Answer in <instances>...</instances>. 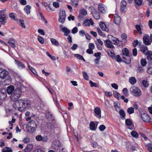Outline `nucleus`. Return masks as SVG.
<instances>
[{
  "instance_id": "f257e3e1",
  "label": "nucleus",
  "mask_w": 152,
  "mask_h": 152,
  "mask_svg": "<svg viewBox=\"0 0 152 152\" xmlns=\"http://www.w3.org/2000/svg\"><path fill=\"white\" fill-rule=\"evenodd\" d=\"M22 91L20 88H16L10 96L11 101L12 102L17 101L20 97Z\"/></svg>"
},
{
  "instance_id": "f03ea898",
  "label": "nucleus",
  "mask_w": 152,
  "mask_h": 152,
  "mask_svg": "<svg viewBox=\"0 0 152 152\" xmlns=\"http://www.w3.org/2000/svg\"><path fill=\"white\" fill-rule=\"evenodd\" d=\"M130 91L132 94L136 97H140L142 94L140 90L136 86H133L131 87Z\"/></svg>"
},
{
  "instance_id": "7ed1b4c3",
  "label": "nucleus",
  "mask_w": 152,
  "mask_h": 152,
  "mask_svg": "<svg viewBox=\"0 0 152 152\" xmlns=\"http://www.w3.org/2000/svg\"><path fill=\"white\" fill-rule=\"evenodd\" d=\"M140 51L145 55H147V58L150 61H152V53L151 51H148L147 47L145 46H141Z\"/></svg>"
},
{
  "instance_id": "20e7f679",
  "label": "nucleus",
  "mask_w": 152,
  "mask_h": 152,
  "mask_svg": "<svg viewBox=\"0 0 152 152\" xmlns=\"http://www.w3.org/2000/svg\"><path fill=\"white\" fill-rule=\"evenodd\" d=\"M17 103L19 105L18 107L20 109L25 108L29 105V103L27 100L22 99L18 100L17 102Z\"/></svg>"
},
{
  "instance_id": "39448f33",
  "label": "nucleus",
  "mask_w": 152,
  "mask_h": 152,
  "mask_svg": "<svg viewBox=\"0 0 152 152\" xmlns=\"http://www.w3.org/2000/svg\"><path fill=\"white\" fill-rule=\"evenodd\" d=\"M59 18L58 21L59 22L63 23L66 18V13L65 10L63 9H60L59 13Z\"/></svg>"
},
{
  "instance_id": "423d86ee",
  "label": "nucleus",
  "mask_w": 152,
  "mask_h": 152,
  "mask_svg": "<svg viewBox=\"0 0 152 152\" xmlns=\"http://www.w3.org/2000/svg\"><path fill=\"white\" fill-rule=\"evenodd\" d=\"M5 10L0 11V22L4 24L6 22V15Z\"/></svg>"
},
{
  "instance_id": "0eeeda50",
  "label": "nucleus",
  "mask_w": 152,
  "mask_h": 152,
  "mask_svg": "<svg viewBox=\"0 0 152 152\" xmlns=\"http://www.w3.org/2000/svg\"><path fill=\"white\" fill-rule=\"evenodd\" d=\"M98 10L100 13L105 14L107 12V8L104 4H100L98 6Z\"/></svg>"
},
{
  "instance_id": "6e6552de",
  "label": "nucleus",
  "mask_w": 152,
  "mask_h": 152,
  "mask_svg": "<svg viewBox=\"0 0 152 152\" xmlns=\"http://www.w3.org/2000/svg\"><path fill=\"white\" fill-rule=\"evenodd\" d=\"M0 78L2 79H4L8 75V72L5 69H3L2 68H0Z\"/></svg>"
},
{
  "instance_id": "1a4fd4ad",
  "label": "nucleus",
  "mask_w": 152,
  "mask_h": 152,
  "mask_svg": "<svg viewBox=\"0 0 152 152\" xmlns=\"http://www.w3.org/2000/svg\"><path fill=\"white\" fill-rule=\"evenodd\" d=\"M28 126L31 129V131H34L35 130L37 125L35 122L33 120L29 121L28 124Z\"/></svg>"
},
{
  "instance_id": "9d476101",
  "label": "nucleus",
  "mask_w": 152,
  "mask_h": 152,
  "mask_svg": "<svg viewBox=\"0 0 152 152\" xmlns=\"http://www.w3.org/2000/svg\"><path fill=\"white\" fill-rule=\"evenodd\" d=\"M141 117L143 121L145 122L148 123L151 121V118L147 113H144L142 114Z\"/></svg>"
},
{
  "instance_id": "9b49d317",
  "label": "nucleus",
  "mask_w": 152,
  "mask_h": 152,
  "mask_svg": "<svg viewBox=\"0 0 152 152\" xmlns=\"http://www.w3.org/2000/svg\"><path fill=\"white\" fill-rule=\"evenodd\" d=\"M7 97V94L4 88L0 89V99L1 100L5 99Z\"/></svg>"
},
{
  "instance_id": "f8f14e48",
  "label": "nucleus",
  "mask_w": 152,
  "mask_h": 152,
  "mask_svg": "<svg viewBox=\"0 0 152 152\" xmlns=\"http://www.w3.org/2000/svg\"><path fill=\"white\" fill-rule=\"evenodd\" d=\"M107 39H110L112 44L118 45L119 43V41L116 38L114 37L111 35H108L107 37Z\"/></svg>"
},
{
  "instance_id": "ddd939ff",
  "label": "nucleus",
  "mask_w": 152,
  "mask_h": 152,
  "mask_svg": "<svg viewBox=\"0 0 152 152\" xmlns=\"http://www.w3.org/2000/svg\"><path fill=\"white\" fill-rule=\"evenodd\" d=\"M94 115L98 118H101V110L98 107H96L94 109Z\"/></svg>"
},
{
  "instance_id": "4468645a",
  "label": "nucleus",
  "mask_w": 152,
  "mask_h": 152,
  "mask_svg": "<svg viewBox=\"0 0 152 152\" xmlns=\"http://www.w3.org/2000/svg\"><path fill=\"white\" fill-rule=\"evenodd\" d=\"M125 123L126 125V127L129 129L132 130L134 128V125L132 121L129 119H126L125 120Z\"/></svg>"
},
{
  "instance_id": "2eb2a0df",
  "label": "nucleus",
  "mask_w": 152,
  "mask_h": 152,
  "mask_svg": "<svg viewBox=\"0 0 152 152\" xmlns=\"http://www.w3.org/2000/svg\"><path fill=\"white\" fill-rule=\"evenodd\" d=\"M90 24L91 25H93L94 24L91 18L89 19H86L83 23V25L85 26H89L90 25Z\"/></svg>"
},
{
  "instance_id": "dca6fc26",
  "label": "nucleus",
  "mask_w": 152,
  "mask_h": 152,
  "mask_svg": "<svg viewBox=\"0 0 152 152\" xmlns=\"http://www.w3.org/2000/svg\"><path fill=\"white\" fill-rule=\"evenodd\" d=\"M35 139L37 141H42L43 142H47L48 140L47 137H42L41 135H38L36 137Z\"/></svg>"
},
{
  "instance_id": "f3484780",
  "label": "nucleus",
  "mask_w": 152,
  "mask_h": 152,
  "mask_svg": "<svg viewBox=\"0 0 152 152\" xmlns=\"http://www.w3.org/2000/svg\"><path fill=\"white\" fill-rule=\"evenodd\" d=\"M105 46L108 48H114V46L112 44V42L110 40L108 39L105 41Z\"/></svg>"
},
{
  "instance_id": "a211bd4d",
  "label": "nucleus",
  "mask_w": 152,
  "mask_h": 152,
  "mask_svg": "<svg viewBox=\"0 0 152 152\" xmlns=\"http://www.w3.org/2000/svg\"><path fill=\"white\" fill-rule=\"evenodd\" d=\"M15 90V87L13 86H9L7 88V91L8 94H11Z\"/></svg>"
},
{
  "instance_id": "6ab92c4d",
  "label": "nucleus",
  "mask_w": 152,
  "mask_h": 152,
  "mask_svg": "<svg viewBox=\"0 0 152 152\" xmlns=\"http://www.w3.org/2000/svg\"><path fill=\"white\" fill-rule=\"evenodd\" d=\"M33 145L32 144H28L26 147L24 149V152H30L32 149Z\"/></svg>"
},
{
  "instance_id": "aec40b11",
  "label": "nucleus",
  "mask_w": 152,
  "mask_h": 152,
  "mask_svg": "<svg viewBox=\"0 0 152 152\" xmlns=\"http://www.w3.org/2000/svg\"><path fill=\"white\" fill-rule=\"evenodd\" d=\"M114 19V22L116 24H119L121 22V18L117 14H115V15Z\"/></svg>"
},
{
  "instance_id": "412c9836",
  "label": "nucleus",
  "mask_w": 152,
  "mask_h": 152,
  "mask_svg": "<svg viewBox=\"0 0 152 152\" xmlns=\"http://www.w3.org/2000/svg\"><path fill=\"white\" fill-rule=\"evenodd\" d=\"M99 25L101 28L103 30L105 31L106 32L108 31V28L106 27L105 24L103 22H100Z\"/></svg>"
},
{
  "instance_id": "4be33fe9",
  "label": "nucleus",
  "mask_w": 152,
  "mask_h": 152,
  "mask_svg": "<svg viewBox=\"0 0 152 152\" xmlns=\"http://www.w3.org/2000/svg\"><path fill=\"white\" fill-rule=\"evenodd\" d=\"M149 36L148 35L143 37V41L144 44L146 45H149L151 44V42L148 39Z\"/></svg>"
},
{
  "instance_id": "5701e85b",
  "label": "nucleus",
  "mask_w": 152,
  "mask_h": 152,
  "mask_svg": "<svg viewBox=\"0 0 152 152\" xmlns=\"http://www.w3.org/2000/svg\"><path fill=\"white\" fill-rule=\"evenodd\" d=\"M123 61L124 62L127 64H129L130 62V58L129 56H123L122 58Z\"/></svg>"
},
{
  "instance_id": "b1692460",
  "label": "nucleus",
  "mask_w": 152,
  "mask_h": 152,
  "mask_svg": "<svg viewBox=\"0 0 152 152\" xmlns=\"http://www.w3.org/2000/svg\"><path fill=\"white\" fill-rule=\"evenodd\" d=\"M31 9V7L29 5H27L24 8V10L25 12L27 15H28L30 13V10Z\"/></svg>"
},
{
  "instance_id": "393cba45",
  "label": "nucleus",
  "mask_w": 152,
  "mask_h": 152,
  "mask_svg": "<svg viewBox=\"0 0 152 152\" xmlns=\"http://www.w3.org/2000/svg\"><path fill=\"white\" fill-rule=\"evenodd\" d=\"M61 30L62 32L64 33V35L66 36H68L70 33L69 30L66 27H64L62 28H61Z\"/></svg>"
},
{
  "instance_id": "a878e982",
  "label": "nucleus",
  "mask_w": 152,
  "mask_h": 152,
  "mask_svg": "<svg viewBox=\"0 0 152 152\" xmlns=\"http://www.w3.org/2000/svg\"><path fill=\"white\" fill-rule=\"evenodd\" d=\"M15 63L16 64L19 68L22 69L25 67V66L21 62L15 60Z\"/></svg>"
},
{
  "instance_id": "bb28decb",
  "label": "nucleus",
  "mask_w": 152,
  "mask_h": 152,
  "mask_svg": "<svg viewBox=\"0 0 152 152\" xmlns=\"http://www.w3.org/2000/svg\"><path fill=\"white\" fill-rule=\"evenodd\" d=\"M90 129L92 131H95L97 128V126H96L94 123L93 121L91 122L89 124Z\"/></svg>"
},
{
  "instance_id": "cd10ccee",
  "label": "nucleus",
  "mask_w": 152,
  "mask_h": 152,
  "mask_svg": "<svg viewBox=\"0 0 152 152\" xmlns=\"http://www.w3.org/2000/svg\"><path fill=\"white\" fill-rule=\"evenodd\" d=\"M92 15L94 18L96 20H98L100 18L99 14L96 10L92 14Z\"/></svg>"
},
{
  "instance_id": "c85d7f7f",
  "label": "nucleus",
  "mask_w": 152,
  "mask_h": 152,
  "mask_svg": "<svg viewBox=\"0 0 152 152\" xmlns=\"http://www.w3.org/2000/svg\"><path fill=\"white\" fill-rule=\"evenodd\" d=\"M129 81L132 85H134L137 82V80L134 77H130L129 79Z\"/></svg>"
},
{
  "instance_id": "c756f323",
  "label": "nucleus",
  "mask_w": 152,
  "mask_h": 152,
  "mask_svg": "<svg viewBox=\"0 0 152 152\" xmlns=\"http://www.w3.org/2000/svg\"><path fill=\"white\" fill-rule=\"evenodd\" d=\"M17 22L22 27L26 28L25 25L24 23V20H23L19 19L17 20Z\"/></svg>"
},
{
  "instance_id": "7c9ffc66",
  "label": "nucleus",
  "mask_w": 152,
  "mask_h": 152,
  "mask_svg": "<svg viewBox=\"0 0 152 152\" xmlns=\"http://www.w3.org/2000/svg\"><path fill=\"white\" fill-rule=\"evenodd\" d=\"M50 40L52 45H53L56 46L59 45V43L56 39L52 38L50 39Z\"/></svg>"
},
{
  "instance_id": "2f4dec72",
  "label": "nucleus",
  "mask_w": 152,
  "mask_h": 152,
  "mask_svg": "<svg viewBox=\"0 0 152 152\" xmlns=\"http://www.w3.org/2000/svg\"><path fill=\"white\" fill-rule=\"evenodd\" d=\"M122 54L123 56H129V51L127 48H124L122 50Z\"/></svg>"
},
{
  "instance_id": "473e14b6",
  "label": "nucleus",
  "mask_w": 152,
  "mask_h": 152,
  "mask_svg": "<svg viewBox=\"0 0 152 152\" xmlns=\"http://www.w3.org/2000/svg\"><path fill=\"white\" fill-rule=\"evenodd\" d=\"M119 113L122 119H124L125 118V113L123 110L120 109L119 111Z\"/></svg>"
},
{
  "instance_id": "72a5a7b5",
  "label": "nucleus",
  "mask_w": 152,
  "mask_h": 152,
  "mask_svg": "<svg viewBox=\"0 0 152 152\" xmlns=\"http://www.w3.org/2000/svg\"><path fill=\"white\" fill-rule=\"evenodd\" d=\"M12 79L11 77L9 76L7 77V78L5 79L4 82L6 83L7 85H8L10 84L11 83Z\"/></svg>"
},
{
  "instance_id": "f704fd0d",
  "label": "nucleus",
  "mask_w": 152,
  "mask_h": 152,
  "mask_svg": "<svg viewBox=\"0 0 152 152\" xmlns=\"http://www.w3.org/2000/svg\"><path fill=\"white\" fill-rule=\"evenodd\" d=\"M8 42L12 47L14 48L15 47L16 45L15 43V41L13 39H10L9 41Z\"/></svg>"
},
{
  "instance_id": "c9c22d12",
  "label": "nucleus",
  "mask_w": 152,
  "mask_h": 152,
  "mask_svg": "<svg viewBox=\"0 0 152 152\" xmlns=\"http://www.w3.org/2000/svg\"><path fill=\"white\" fill-rule=\"evenodd\" d=\"M131 135L133 137L137 138L138 137L139 135L138 133L135 131H132L131 133Z\"/></svg>"
},
{
  "instance_id": "e433bc0d",
  "label": "nucleus",
  "mask_w": 152,
  "mask_h": 152,
  "mask_svg": "<svg viewBox=\"0 0 152 152\" xmlns=\"http://www.w3.org/2000/svg\"><path fill=\"white\" fill-rule=\"evenodd\" d=\"M2 152H12V151L10 148L5 147L3 149Z\"/></svg>"
},
{
  "instance_id": "4c0bfd02",
  "label": "nucleus",
  "mask_w": 152,
  "mask_h": 152,
  "mask_svg": "<svg viewBox=\"0 0 152 152\" xmlns=\"http://www.w3.org/2000/svg\"><path fill=\"white\" fill-rule=\"evenodd\" d=\"M147 149L150 152H152V144L150 143L146 145Z\"/></svg>"
},
{
  "instance_id": "58836bf2",
  "label": "nucleus",
  "mask_w": 152,
  "mask_h": 152,
  "mask_svg": "<svg viewBox=\"0 0 152 152\" xmlns=\"http://www.w3.org/2000/svg\"><path fill=\"white\" fill-rule=\"evenodd\" d=\"M28 68L29 70H30L31 71V72L33 73H34V74L35 75H37V72L34 69L29 65L28 66Z\"/></svg>"
},
{
  "instance_id": "ea45409f",
  "label": "nucleus",
  "mask_w": 152,
  "mask_h": 152,
  "mask_svg": "<svg viewBox=\"0 0 152 152\" xmlns=\"http://www.w3.org/2000/svg\"><path fill=\"white\" fill-rule=\"evenodd\" d=\"M140 64L142 66H145L147 64V61L145 59H142L140 60Z\"/></svg>"
},
{
  "instance_id": "a19ab883",
  "label": "nucleus",
  "mask_w": 152,
  "mask_h": 152,
  "mask_svg": "<svg viewBox=\"0 0 152 152\" xmlns=\"http://www.w3.org/2000/svg\"><path fill=\"white\" fill-rule=\"evenodd\" d=\"M142 83L143 86L145 87H148L149 86V83L147 80H143Z\"/></svg>"
},
{
  "instance_id": "79ce46f5",
  "label": "nucleus",
  "mask_w": 152,
  "mask_h": 152,
  "mask_svg": "<svg viewBox=\"0 0 152 152\" xmlns=\"http://www.w3.org/2000/svg\"><path fill=\"white\" fill-rule=\"evenodd\" d=\"M37 39L39 42L42 44H43L44 43V40L43 38L40 36L37 37Z\"/></svg>"
},
{
  "instance_id": "37998d69",
  "label": "nucleus",
  "mask_w": 152,
  "mask_h": 152,
  "mask_svg": "<svg viewBox=\"0 0 152 152\" xmlns=\"http://www.w3.org/2000/svg\"><path fill=\"white\" fill-rule=\"evenodd\" d=\"M135 28L138 31L139 34L140 35L142 34V33L141 31V28L140 26L139 25H136L135 26Z\"/></svg>"
},
{
  "instance_id": "c03bdc74",
  "label": "nucleus",
  "mask_w": 152,
  "mask_h": 152,
  "mask_svg": "<svg viewBox=\"0 0 152 152\" xmlns=\"http://www.w3.org/2000/svg\"><path fill=\"white\" fill-rule=\"evenodd\" d=\"M114 107H115V110L117 111L118 112L119 110H120V105L119 104L117 103H115L114 104Z\"/></svg>"
},
{
  "instance_id": "a18cd8bd",
  "label": "nucleus",
  "mask_w": 152,
  "mask_h": 152,
  "mask_svg": "<svg viewBox=\"0 0 152 152\" xmlns=\"http://www.w3.org/2000/svg\"><path fill=\"white\" fill-rule=\"evenodd\" d=\"M13 107L16 110H18L19 111H21L22 110V109H20L19 108V105L17 103V102L15 103L13 105Z\"/></svg>"
},
{
  "instance_id": "49530a36",
  "label": "nucleus",
  "mask_w": 152,
  "mask_h": 152,
  "mask_svg": "<svg viewBox=\"0 0 152 152\" xmlns=\"http://www.w3.org/2000/svg\"><path fill=\"white\" fill-rule=\"evenodd\" d=\"M74 56L75 57L77 58L78 59L83 60L84 61H85V60L81 55L78 54H75Z\"/></svg>"
},
{
  "instance_id": "de8ad7c7",
  "label": "nucleus",
  "mask_w": 152,
  "mask_h": 152,
  "mask_svg": "<svg viewBox=\"0 0 152 152\" xmlns=\"http://www.w3.org/2000/svg\"><path fill=\"white\" fill-rule=\"evenodd\" d=\"M127 111L129 114H132L134 112V108L132 107H129Z\"/></svg>"
},
{
  "instance_id": "09e8293b",
  "label": "nucleus",
  "mask_w": 152,
  "mask_h": 152,
  "mask_svg": "<svg viewBox=\"0 0 152 152\" xmlns=\"http://www.w3.org/2000/svg\"><path fill=\"white\" fill-rule=\"evenodd\" d=\"M122 92L125 96H129V93L127 88H124L122 90Z\"/></svg>"
},
{
  "instance_id": "8fccbe9b",
  "label": "nucleus",
  "mask_w": 152,
  "mask_h": 152,
  "mask_svg": "<svg viewBox=\"0 0 152 152\" xmlns=\"http://www.w3.org/2000/svg\"><path fill=\"white\" fill-rule=\"evenodd\" d=\"M89 83L90 84L91 86V87H98V84H97V83H94L93 82H92L91 80H90L89 81Z\"/></svg>"
},
{
  "instance_id": "3c124183",
  "label": "nucleus",
  "mask_w": 152,
  "mask_h": 152,
  "mask_svg": "<svg viewBox=\"0 0 152 152\" xmlns=\"http://www.w3.org/2000/svg\"><path fill=\"white\" fill-rule=\"evenodd\" d=\"M143 2V0H134V2L138 6L140 5Z\"/></svg>"
},
{
  "instance_id": "603ef678",
  "label": "nucleus",
  "mask_w": 152,
  "mask_h": 152,
  "mask_svg": "<svg viewBox=\"0 0 152 152\" xmlns=\"http://www.w3.org/2000/svg\"><path fill=\"white\" fill-rule=\"evenodd\" d=\"M82 73L84 79L86 80H88L89 79V77L86 73L85 72H83Z\"/></svg>"
},
{
  "instance_id": "864d4df0",
  "label": "nucleus",
  "mask_w": 152,
  "mask_h": 152,
  "mask_svg": "<svg viewBox=\"0 0 152 152\" xmlns=\"http://www.w3.org/2000/svg\"><path fill=\"white\" fill-rule=\"evenodd\" d=\"M101 53L100 52H97L95 53L94 55L95 56L96 58L100 59L101 58Z\"/></svg>"
},
{
  "instance_id": "5fc2aeb1",
  "label": "nucleus",
  "mask_w": 152,
  "mask_h": 152,
  "mask_svg": "<svg viewBox=\"0 0 152 152\" xmlns=\"http://www.w3.org/2000/svg\"><path fill=\"white\" fill-rule=\"evenodd\" d=\"M42 4L44 5V6L46 7H47L48 6V7L49 8V9L52 10V11H54L55 10L54 9H52L50 5V4H48L46 2H43Z\"/></svg>"
},
{
  "instance_id": "6e6d98bb",
  "label": "nucleus",
  "mask_w": 152,
  "mask_h": 152,
  "mask_svg": "<svg viewBox=\"0 0 152 152\" xmlns=\"http://www.w3.org/2000/svg\"><path fill=\"white\" fill-rule=\"evenodd\" d=\"M88 10L89 11L92 13V14L96 10L95 9L94 7L93 6L89 7L88 8Z\"/></svg>"
},
{
  "instance_id": "4d7b16f0",
  "label": "nucleus",
  "mask_w": 152,
  "mask_h": 152,
  "mask_svg": "<svg viewBox=\"0 0 152 152\" xmlns=\"http://www.w3.org/2000/svg\"><path fill=\"white\" fill-rule=\"evenodd\" d=\"M23 142L25 143H28L30 142V139L28 137H26L23 139Z\"/></svg>"
},
{
  "instance_id": "13d9d810",
  "label": "nucleus",
  "mask_w": 152,
  "mask_h": 152,
  "mask_svg": "<svg viewBox=\"0 0 152 152\" xmlns=\"http://www.w3.org/2000/svg\"><path fill=\"white\" fill-rule=\"evenodd\" d=\"M99 130L101 131H104L106 129V127L104 125H101L99 127Z\"/></svg>"
},
{
  "instance_id": "bf43d9fd",
  "label": "nucleus",
  "mask_w": 152,
  "mask_h": 152,
  "mask_svg": "<svg viewBox=\"0 0 152 152\" xmlns=\"http://www.w3.org/2000/svg\"><path fill=\"white\" fill-rule=\"evenodd\" d=\"M113 94L115 97L118 99H119V98L120 96V94L116 91Z\"/></svg>"
},
{
  "instance_id": "052dcab7",
  "label": "nucleus",
  "mask_w": 152,
  "mask_h": 152,
  "mask_svg": "<svg viewBox=\"0 0 152 152\" xmlns=\"http://www.w3.org/2000/svg\"><path fill=\"white\" fill-rule=\"evenodd\" d=\"M95 47L93 43H90L88 45V48L90 49L93 50L94 49Z\"/></svg>"
},
{
  "instance_id": "680f3d73",
  "label": "nucleus",
  "mask_w": 152,
  "mask_h": 152,
  "mask_svg": "<svg viewBox=\"0 0 152 152\" xmlns=\"http://www.w3.org/2000/svg\"><path fill=\"white\" fill-rule=\"evenodd\" d=\"M108 54L110 57H113L115 55L113 51L112 50L109 51L108 52Z\"/></svg>"
},
{
  "instance_id": "e2e57ef3",
  "label": "nucleus",
  "mask_w": 152,
  "mask_h": 152,
  "mask_svg": "<svg viewBox=\"0 0 152 152\" xmlns=\"http://www.w3.org/2000/svg\"><path fill=\"white\" fill-rule=\"evenodd\" d=\"M46 116L47 118H51L53 116V115L50 112H47L46 114Z\"/></svg>"
},
{
  "instance_id": "0e129e2a",
  "label": "nucleus",
  "mask_w": 152,
  "mask_h": 152,
  "mask_svg": "<svg viewBox=\"0 0 152 152\" xmlns=\"http://www.w3.org/2000/svg\"><path fill=\"white\" fill-rule=\"evenodd\" d=\"M79 34L82 37L84 35H85L86 33L85 32V31L83 30H81L79 31Z\"/></svg>"
},
{
  "instance_id": "69168bd1",
  "label": "nucleus",
  "mask_w": 152,
  "mask_h": 152,
  "mask_svg": "<svg viewBox=\"0 0 152 152\" xmlns=\"http://www.w3.org/2000/svg\"><path fill=\"white\" fill-rule=\"evenodd\" d=\"M95 43H97L99 45L101 46H102L103 45V42L100 39H97V41Z\"/></svg>"
},
{
  "instance_id": "338daca9",
  "label": "nucleus",
  "mask_w": 152,
  "mask_h": 152,
  "mask_svg": "<svg viewBox=\"0 0 152 152\" xmlns=\"http://www.w3.org/2000/svg\"><path fill=\"white\" fill-rule=\"evenodd\" d=\"M120 10L122 12H125L127 10V9L125 6H121Z\"/></svg>"
},
{
  "instance_id": "774afa93",
  "label": "nucleus",
  "mask_w": 152,
  "mask_h": 152,
  "mask_svg": "<svg viewBox=\"0 0 152 152\" xmlns=\"http://www.w3.org/2000/svg\"><path fill=\"white\" fill-rule=\"evenodd\" d=\"M80 14L85 16L87 14V12L85 9H82L81 10Z\"/></svg>"
}]
</instances>
